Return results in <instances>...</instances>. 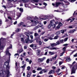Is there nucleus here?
<instances>
[{"mask_svg":"<svg viewBox=\"0 0 77 77\" xmlns=\"http://www.w3.org/2000/svg\"><path fill=\"white\" fill-rule=\"evenodd\" d=\"M25 35H26V36H28L27 37V39H26V44H27L28 43H29V41H30V40L29 39V33L28 32H26L25 33Z\"/></svg>","mask_w":77,"mask_h":77,"instance_id":"f257e3e1","label":"nucleus"},{"mask_svg":"<svg viewBox=\"0 0 77 77\" xmlns=\"http://www.w3.org/2000/svg\"><path fill=\"white\" fill-rule=\"evenodd\" d=\"M12 46L11 45H10V47L7 48V49L5 51V53L7 55H8V56H11V54L9 52V51L8 50L10 48H12Z\"/></svg>","mask_w":77,"mask_h":77,"instance_id":"f03ea898","label":"nucleus"},{"mask_svg":"<svg viewBox=\"0 0 77 77\" xmlns=\"http://www.w3.org/2000/svg\"><path fill=\"white\" fill-rule=\"evenodd\" d=\"M30 21L32 23H34L33 26H36V24L39 22L38 21V20H31Z\"/></svg>","mask_w":77,"mask_h":77,"instance_id":"7ed1b4c3","label":"nucleus"},{"mask_svg":"<svg viewBox=\"0 0 77 77\" xmlns=\"http://www.w3.org/2000/svg\"><path fill=\"white\" fill-rule=\"evenodd\" d=\"M5 43H0V50H2L4 48V46L5 45Z\"/></svg>","mask_w":77,"mask_h":77,"instance_id":"20e7f679","label":"nucleus"},{"mask_svg":"<svg viewBox=\"0 0 77 77\" xmlns=\"http://www.w3.org/2000/svg\"><path fill=\"white\" fill-rule=\"evenodd\" d=\"M20 37L21 41L22 42L23 44V43H25V42H24V38H23L24 37V36H23V35H21L20 36Z\"/></svg>","mask_w":77,"mask_h":77,"instance_id":"39448f33","label":"nucleus"},{"mask_svg":"<svg viewBox=\"0 0 77 77\" xmlns=\"http://www.w3.org/2000/svg\"><path fill=\"white\" fill-rule=\"evenodd\" d=\"M51 26H52V27H56V25L53 24H50L48 26V29H50Z\"/></svg>","mask_w":77,"mask_h":77,"instance_id":"423d86ee","label":"nucleus"},{"mask_svg":"<svg viewBox=\"0 0 77 77\" xmlns=\"http://www.w3.org/2000/svg\"><path fill=\"white\" fill-rule=\"evenodd\" d=\"M56 72L54 70H50L49 72L48 73V74L50 75V74H51L53 73H55Z\"/></svg>","mask_w":77,"mask_h":77,"instance_id":"0eeeda50","label":"nucleus"},{"mask_svg":"<svg viewBox=\"0 0 77 77\" xmlns=\"http://www.w3.org/2000/svg\"><path fill=\"white\" fill-rule=\"evenodd\" d=\"M5 64L6 65L7 69H9V63L8 62H6L5 63Z\"/></svg>","mask_w":77,"mask_h":77,"instance_id":"6e6552de","label":"nucleus"},{"mask_svg":"<svg viewBox=\"0 0 77 77\" xmlns=\"http://www.w3.org/2000/svg\"><path fill=\"white\" fill-rule=\"evenodd\" d=\"M75 73V68H74V67H72L71 74H74Z\"/></svg>","mask_w":77,"mask_h":77,"instance_id":"1a4fd4ad","label":"nucleus"},{"mask_svg":"<svg viewBox=\"0 0 77 77\" xmlns=\"http://www.w3.org/2000/svg\"><path fill=\"white\" fill-rule=\"evenodd\" d=\"M6 40V38H2L0 39V43L2 44H4L3 42V41H5Z\"/></svg>","mask_w":77,"mask_h":77,"instance_id":"9d476101","label":"nucleus"},{"mask_svg":"<svg viewBox=\"0 0 77 77\" xmlns=\"http://www.w3.org/2000/svg\"><path fill=\"white\" fill-rule=\"evenodd\" d=\"M23 51V49H18L17 51V52L18 53H22Z\"/></svg>","mask_w":77,"mask_h":77,"instance_id":"9b49d317","label":"nucleus"},{"mask_svg":"<svg viewBox=\"0 0 77 77\" xmlns=\"http://www.w3.org/2000/svg\"><path fill=\"white\" fill-rule=\"evenodd\" d=\"M70 20H71V21H70V23H71V22H72V21H74V18H73L72 19H71L70 18H69L67 20H66L67 21H68H68H70Z\"/></svg>","mask_w":77,"mask_h":77,"instance_id":"f8f14e48","label":"nucleus"},{"mask_svg":"<svg viewBox=\"0 0 77 77\" xmlns=\"http://www.w3.org/2000/svg\"><path fill=\"white\" fill-rule=\"evenodd\" d=\"M62 5V3L61 2H57L56 3L55 5L57 7H58V6H59V5Z\"/></svg>","mask_w":77,"mask_h":77,"instance_id":"ddd939ff","label":"nucleus"},{"mask_svg":"<svg viewBox=\"0 0 77 77\" xmlns=\"http://www.w3.org/2000/svg\"><path fill=\"white\" fill-rule=\"evenodd\" d=\"M71 60V59L70 57H68L66 60V62H70Z\"/></svg>","mask_w":77,"mask_h":77,"instance_id":"4468645a","label":"nucleus"},{"mask_svg":"<svg viewBox=\"0 0 77 77\" xmlns=\"http://www.w3.org/2000/svg\"><path fill=\"white\" fill-rule=\"evenodd\" d=\"M38 62L41 63L43 62V60L42 58H38Z\"/></svg>","mask_w":77,"mask_h":77,"instance_id":"2eb2a0df","label":"nucleus"},{"mask_svg":"<svg viewBox=\"0 0 77 77\" xmlns=\"http://www.w3.org/2000/svg\"><path fill=\"white\" fill-rule=\"evenodd\" d=\"M57 55L56 54L55 55V57H53L52 58V60H56V57H57Z\"/></svg>","mask_w":77,"mask_h":77,"instance_id":"dca6fc26","label":"nucleus"},{"mask_svg":"<svg viewBox=\"0 0 77 77\" xmlns=\"http://www.w3.org/2000/svg\"><path fill=\"white\" fill-rule=\"evenodd\" d=\"M55 22L54 20H52L50 21V23L51 24H55H55H54Z\"/></svg>","mask_w":77,"mask_h":77,"instance_id":"f3484780","label":"nucleus"},{"mask_svg":"<svg viewBox=\"0 0 77 77\" xmlns=\"http://www.w3.org/2000/svg\"><path fill=\"white\" fill-rule=\"evenodd\" d=\"M40 41V37H37L36 38V41L37 43H38V42H39V41Z\"/></svg>","mask_w":77,"mask_h":77,"instance_id":"a211bd4d","label":"nucleus"},{"mask_svg":"<svg viewBox=\"0 0 77 77\" xmlns=\"http://www.w3.org/2000/svg\"><path fill=\"white\" fill-rule=\"evenodd\" d=\"M62 5L63 6V7L64 8H66L67 7V5L63 4V3H62Z\"/></svg>","mask_w":77,"mask_h":77,"instance_id":"6ab92c4d","label":"nucleus"},{"mask_svg":"<svg viewBox=\"0 0 77 77\" xmlns=\"http://www.w3.org/2000/svg\"><path fill=\"white\" fill-rule=\"evenodd\" d=\"M26 66V64H24L23 66H21V68L24 69L25 68V67Z\"/></svg>","mask_w":77,"mask_h":77,"instance_id":"aec40b11","label":"nucleus"},{"mask_svg":"<svg viewBox=\"0 0 77 77\" xmlns=\"http://www.w3.org/2000/svg\"><path fill=\"white\" fill-rule=\"evenodd\" d=\"M51 46L52 47H54V46H56V44L55 43H53V44H51Z\"/></svg>","mask_w":77,"mask_h":77,"instance_id":"412c9836","label":"nucleus"},{"mask_svg":"<svg viewBox=\"0 0 77 77\" xmlns=\"http://www.w3.org/2000/svg\"><path fill=\"white\" fill-rule=\"evenodd\" d=\"M60 44V41H59V40L58 41H57L56 43V46L57 45H59V44Z\"/></svg>","mask_w":77,"mask_h":77,"instance_id":"4be33fe9","label":"nucleus"},{"mask_svg":"<svg viewBox=\"0 0 77 77\" xmlns=\"http://www.w3.org/2000/svg\"><path fill=\"white\" fill-rule=\"evenodd\" d=\"M20 31V29H17L15 30V32L17 33L19 32Z\"/></svg>","mask_w":77,"mask_h":77,"instance_id":"5701e85b","label":"nucleus"},{"mask_svg":"<svg viewBox=\"0 0 77 77\" xmlns=\"http://www.w3.org/2000/svg\"><path fill=\"white\" fill-rule=\"evenodd\" d=\"M60 31H58L56 33V35H60Z\"/></svg>","mask_w":77,"mask_h":77,"instance_id":"b1692460","label":"nucleus"},{"mask_svg":"<svg viewBox=\"0 0 77 77\" xmlns=\"http://www.w3.org/2000/svg\"><path fill=\"white\" fill-rule=\"evenodd\" d=\"M7 77H8L9 76V70H8L7 71Z\"/></svg>","mask_w":77,"mask_h":77,"instance_id":"393cba45","label":"nucleus"},{"mask_svg":"<svg viewBox=\"0 0 77 77\" xmlns=\"http://www.w3.org/2000/svg\"><path fill=\"white\" fill-rule=\"evenodd\" d=\"M58 38H59V36H58V35H57L54 37V39H57Z\"/></svg>","mask_w":77,"mask_h":77,"instance_id":"a878e982","label":"nucleus"},{"mask_svg":"<svg viewBox=\"0 0 77 77\" xmlns=\"http://www.w3.org/2000/svg\"><path fill=\"white\" fill-rule=\"evenodd\" d=\"M34 36L35 37H37L38 36V33L36 32L34 33Z\"/></svg>","mask_w":77,"mask_h":77,"instance_id":"bb28decb","label":"nucleus"},{"mask_svg":"<svg viewBox=\"0 0 77 77\" xmlns=\"http://www.w3.org/2000/svg\"><path fill=\"white\" fill-rule=\"evenodd\" d=\"M65 53V52H63V53H61L60 54V56H62L63 55V54Z\"/></svg>","mask_w":77,"mask_h":77,"instance_id":"cd10ccee","label":"nucleus"},{"mask_svg":"<svg viewBox=\"0 0 77 77\" xmlns=\"http://www.w3.org/2000/svg\"><path fill=\"white\" fill-rule=\"evenodd\" d=\"M37 71H40L41 70H42V68L41 67H38L37 69Z\"/></svg>","mask_w":77,"mask_h":77,"instance_id":"c85d7f7f","label":"nucleus"},{"mask_svg":"<svg viewBox=\"0 0 77 77\" xmlns=\"http://www.w3.org/2000/svg\"><path fill=\"white\" fill-rule=\"evenodd\" d=\"M66 48V47L65 46L63 48V51H65V49Z\"/></svg>","mask_w":77,"mask_h":77,"instance_id":"c756f323","label":"nucleus"},{"mask_svg":"<svg viewBox=\"0 0 77 77\" xmlns=\"http://www.w3.org/2000/svg\"><path fill=\"white\" fill-rule=\"evenodd\" d=\"M23 2L26 3V2H29V0H22Z\"/></svg>","mask_w":77,"mask_h":77,"instance_id":"7c9ffc66","label":"nucleus"},{"mask_svg":"<svg viewBox=\"0 0 77 77\" xmlns=\"http://www.w3.org/2000/svg\"><path fill=\"white\" fill-rule=\"evenodd\" d=\"M59 41H60V44H61V43H62V42H63V39L60 40H59Z\"/></svg>","mask_w":77,"mask_h":77,"instance_id":"2f4dec72","label":"nucleus"},{"mask_svg":"<svg viewBox=\"0 0 77 77\" xmlns=\"http://www.w3.org/2000/svg\"><path fill=\"white\" fill-rule=\"evenodd\" d=\"M38 42H39V45H42V42L41 41H39Z\"/></svg>","mask_w":77,"mask_h":77,"instance_id":"473e14b6","label":"nucleus"},{"mask_svg":"<svg viewBox=\"0 0 77 77\" xmlns=\"http://www.w3.org/2000/svg\"><path fill=\"white\" fill-rule=\"evenodd\" d=\"M20 12H23V8H20Z\"/></svg>","mask_w":77,"mask_h":77,"instance_id":"72a5a7b5","label":"nucleus"},{"mask_svg":"<svg viewBox=\"0 0 77 77\" xmlns=\"http://www.w3.org/2000/svg\"><path fill=\"white\" fill-rule=\"evenodd\" d=\"M43 71H44V72L45 73V72H47V70L45 69H43Z\"/></svg>","mask_w":77,"mask_h":77,"instance_id":"f704fd0d","label":"nucleus"},{"mask_svg":"<svg viewBox=\"0 0 77 77\" xmlns=\"http://www.w3.org/2000/svg\"><path fill=\"white\" fill-rule=\"evenodd\" d=\"M68 27L69 29H72L74 28V27H73V26H69Z\"/></svg>","mask_w":77,"mask_h":77,"instance_id":"c9c22d12","label":"nucleus"},{"mask_svg":"<svg viewBox=\"0 0 77 77\" xmlns=\"http://www.w3.org/2000/svg\"><path fill=\"white\" fill-rule=\"evenodd\" d=\"M49 62H50V60L49 59H48L46 61V63H49Z\"/></svg>","mask_w":77,"mask_h":77,"instance_id":"e433bc0d","label":"nucleus"},{"mask_svg":"<svg viewBox=\"0 0 77 77\" xmlns=\"http://www.w3.org/2000/svg\"><path fill=\"white\" fill-rule=\"evenodd\" d=\"M36 45H34V46H33V47H32V48L33 49H36Z\"/></svg>","mask_w":77,"mask_h":77,"instance_id":"4c0bfd02","label":"nucleus"},{"mask_svg":"<svg viewBox=\"0 0 77 77\" xmlns=\"http://www.w3.org/2000/svg\"><path fill=\"white\" fill-rule=\"evenodd\" d=\"M23 24H24V23H23V22H20V23H19V25H20V26H23Z\"/></svg>","mask_w":77,"mask_h":77,"instance_id":"58836bf2","label":"nucleus"},{"mask_svg":"<svg viewBox=\"0 0 77 77\" xmlns=\"http://www.w3.org/2000/svg\"><path fill=\"white\" fill-rule=\"evenodd\" d=\"M68 37H67L65 38V39L64 40V42H66V41H67V40H68Z\"/></svg>","mask_w":77,"mask_h":77,"instance_id":"ea45409f","label":"nucleus"},{"mask_svg":"<svg viewBox=\"0 0 77 77\" xmlns=\"http://www.w3.org/2000/svg\"><path fill=\"white\" fill-rule=\"evenodd\" d=\"M49 53L50 54H51V55H53V54H54V53L51 52H49Z\"/></svg>","mask_w":77,"mask_h":77,"instance_id":"a19ab883","label":"nucleus"},{"mask_svg":"<svg viewBox=\"0 0 77 77\" xmlns=\"http://www.w3.org/2000/svg\"><path fill=\"white\" fill-rule=\"evenodd\" d=\"M54 24H56V25H57V24H59V22H58V21H56L55 22Z\"/></svg>","mask_w":77,"mask_h":77,"instance_id":"79ce46f5","label":"nucleus"},{"mask_svg":"<svg viewBox=\"0 0 77 77\" xmlns=\"http://www.w3.org/2000/svg\"><path fill=\"white\" fill-rule=\"evenodd\" d=\"M27 70H28V71H29V70L30 69V67L29 66H28L27 67Z\"/></svg>","mask_w":77,"mask_h":77,"instance_id":"37998d69","label":"nucleus"},{"mask_svg":"<svg viewBox=\"0 0 77 77\" xmlns=\"http://www.w3.org/2000/svg\"><path fill=\"white\" fill-rule=\"evenodd\" d=\"M3 74V71H0V76H1V75Z\"/></svg>","mask_w":77,"mask_h":77,"instance_id":"c03bdc74","label":"nucleus"},{"mask_svg":"<svg viewBox=\"0 0 77 77\" xmlns=\"http://www.w3.org/2000/svg\"><path fill=\"white\" fill-rule=\"evenodd\" d=\"M27 20H31V19H32V18H31V17H27Z\"/></svg>","mask_w":77,"mask_h":77,"instance_id":"a18cd8bd","label":"nucleus"},{"mask_svg":"<svg viewBox=\"0 0 77 77\" xmlns=\"http://www.w3.org/2000/svg\"><path fill=\"white\" fill-rule=\"evenodd\" d=\"M48 39L47 38H45L44 39V41H45V42H47V41H48Z\"/></svg>","mask_w":77,"mask_h":77,"instance_id":"49530a36","label":"nucleus"},{"mask_svg":"<svg viewBox=\"0 0 77 77\" xmlns=\"http://www.w3.org/2000/svg\"><path fill=\"white\" fill-rule=\"evenodd\" d=\"M63 62L62 61H60L59 62V64L60 65H61V64H62Z\"/></svg>","mask_w":77,"mask_h":77,"instance_id":"de8ad7c7","label":"nucleus"},{"mask_svg":"<svg viewBox=\"0 0 77 77\" xmlns=\"http://www.w3.org/2000/svg\"><path fill=\"white\" fill-rule=\"evenodd\" d=\"M43 70H42V71H41L40 72H39V74H43V73H44V72H43Z\"/></svg>","mask_w":77,"mask_h":77,"instance_id":"09e8293b","label":"nucleus"},{"mask_svg":"<svg viewBox=\"0 0 77 77\" xmlns=\"http://www.w3.org/2000/svg\"><path fill=\"white\" fill-rule=\"evenodd\" d=\"M48 39H50V40H52L53 39V38H52V37H49L48 38Z\"/></svg>","mask_w":77,"mask_h":77,"instance_id":"8fccbe9b","label":"nucleus"},{"mask_svg":"<svg viewBox=\"0 0 77 77\" xmlns=\"http://www.w3.org/2000/svg\"><path fill=\"white\" fill-rule=\"evenodd\" d=\"M69 1H70V2H75V0H69Z\"/></svg>","mask_w":77,"mask_h":77,"instance_id":"3c124183","label":"nucleus"},{"mask_svg":"<svg viewBox=\"0 0 77 77\" xmlns=\"http://www.w3.org/2000/svg\"><path fill=\"white\" fill-rule=\"evenodd\" d=\"M61 32L62 33H64V30L62 29L61 30Z\"/></svg>","mask_w":77,"mask_h":77,"instance_id":"603ef678","label":"nucleus"},{"mask_svg":"<svg viewBox=\"0 0 77 77\" xmlns=\"http://www.w3.org/2000/svg\"><path fill=\"white\" fill-rule=\"evenodd\" d=\"M30 77V74H28L27 75V77Z\"/></svg>","mask_w":77,"mask_h":77,"instance_id":"864d4df0","label":"nucleus"},{"mask_svg":"<svg viewBox=\"0 0 77 77\" xmlns=\"http://www.w3.org/2000/svg\"><path fill=\"white\" fill-rule=\"evenodd\" d=\"M26 61L27 62H29V61H30V60H29V59L28 58H26Z\"/></svg>","mask_w":77,"mask_h":77,"instance_id":"5fc2aeb1","label":"nucleus"},{"mask_svg":"<svg viewBox=\"0 0 77 77\" xmlns=\"http://www.w3.org/2000/svg\"><path fill=\"white\" fill-rule=\"evenodd\" d=\"M34 2H38V1H39V0H33Z\"/></svg>","mask_w":77,"mask_h":77,"instance_id":"6e6d98bb","label":"nucleus"},{"mask_svg":"<svg viewBox=\"0 0 77 77\" xmlns=\"http://www.w3.org/2000/svg\"><path fill=\"white\" fill-rule=\"evenodd\" d=\"M51 50H56V48L54 47L51 48Z\"/></svg>","mask_w":77,"mask_h":77,"instance_id":"4d7b16f0","label":"nucleus"},{"mask_svg":"<svg viewBox=\"0 0 77 77\" xmlns=\"http://www.w3.org/2000/svg\"><path fill=\"white\" fill-rule=\"evenodd\" d=\"M22 63L23 65H24V64L25 63V62H24V61H22Z\"/></svg>","mask_w":77,"mask_h":77,"instance_id":"13d9d810","label":"nucleus"},{"mask_svg":"<svg viewBox=\"0 0 77 77\" xmlns=\"http://www.w3.org/2000/svg\"><path fill=\"white\" fill-rule=\"evenodd\" d=\"M43 60V61H44V60H45L46 59V57H44L42 58Z\"/></svg>","mask_w":77,"mask_h":77,"instance_id":"bf43d9fd","label":"nucleus"},{"mask_svg":"<svg viewBox=\"0 0 77 77\" xmlns=\"http://www.w3.org/2000/svg\"><path fill=\"white\" fill-rule=\"evenodd\" d=\"M44 33H45V32H42L41 33V35H43L44 34Z\"/></svg>","mask_w":77,"mask_h":77,"instance_id":"052dcab7","label":"nucleus"},{"mask_svg":"<svg viewBox=\"0 0 77 77\" xmlns=\"http://www.w3.org/2000/svg\"><path fill=\"white\" fill-rule=\"evenodd\" d=\"M34 45H33V44H32V45H30V47H32V48H33V47Z\"/></svg>","mask_w":77,"mask_h":77,"instance_id":"680f3d73","label":"nucleus"},{"mask_svg":"<svg viewBox=\"0 0 77 77\" xmlns=\"http://www.w3.org/2000/svg\"><path fill=\"white\" fill-rule=\"evenodd\" d=\"M74 57H77V53H76L74 55Z\"/></svg>","mask_w":77,"mask_h":77,"instance_id":"e2e57ef3","label":"nucleus"},{"mask_svg":"<svg viewBox=\"0 0 77 77\" xmlns=\"http://www.w3.org/2000/svg\"><path fill=\"white\" fill-rule=\"evenodd\" d=\"M29 64H30L31 63H32V61L31 60H30V61H29Z\"/></svg>","mask_w":77,"mask_h":77,"instance_id":"0e129e2a","label":"nucleus"},{"mask_svg":"<svg viewBox=\"0 0 77 77\" xmlns=\"http://www.w3.org/2000/svg\"><path fill=\"white\" fill-rule=\"evenodd\" d=\"M43 5H45V6H47V3H46L45 2L43 3Z\"/></svg>","mask_w":77,"mask_h":77,"instance_id":"69168bd1","label":"nucleus"},{"mask_svg":"<svg viewBox=\"0 0 77 77\" xmlns=\"http://www.w3.org/2000/svg\"><path fill=\"white\" fill-rule=\"evenodd\" d=\"M32 72H33V73H35L36 72V71H35V70H33Z\"/></svg>","mask_w":77,"mask_h":77,"instance_id":"338daca9","label":"nucleus"},{"mask_svg":"<svg viewBox=\"0 0 77 77\" xmlns=\"http://www.w3.org/2000/svg\"><path fill=\"white\" fill-rule=\"evenodd\" d=\"M57 29H59L60 28V25H58L57 27Z\"/></svg>","mask_w":77,"mask_h":77,"instance_id":"774afa93","label":"nucleus"}]
</instances>
